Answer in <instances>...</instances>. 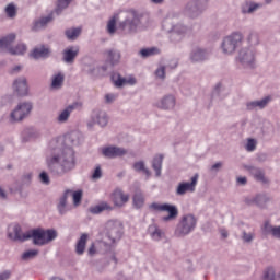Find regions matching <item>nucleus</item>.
Here are the masks:
<instances>
[{
  "label": "nucleus",
  "mask_w": 280,
  "mask_h": 280,
  "mask_svg": "<svg viewBox=\"0 0 280 280\" xmlns=\"http://www.w3.org/2000/svg\"><path fill=\"white\" fill-rule=\"evenodd\" d=\"M148 25H150L148 13L129 10L110 18L107 22V32L108 34H115L118 27L124 34H137V32L145 30Z\"/></svg>",
  "instance_id": "nucleus-1"
},
{
  "label": "nucleus",
  "mask_w": 280,
  "mask_h": 280,
  "mask_svg": "<svg viewBox=\"0 0 280 280\" xmlns=\"http://www.w3.org/2000/svg\"><path fill=\"white\" fill-rule=\"evenodd\" d=\"M50 154L46 158V165L55 176H65L75 167V153L73 148L52 140L50 142Z\"/></svg>",
  "instance_id": "nucleus-2"
},
{
  "label": "nucleus",
  "mask_w": 280,
  "mask_h": 280,
  "mask_svg": "<svg viewBox=\"0 0 280 280\" xmlns=\"http://www.w3.org/2000/svg\"><path fill=\"white\" fill-rule=\"evenodd\" d=\"M178 16H180V13L174 12L162 23V30L168 34L171 43H183L187 34H189V27L178 21Z\"/></svg>",
  "instance_id": "nucleus-3"
},
{
  "label": "nucleus",
  "mask_w": 280,
  "mask_h": 280,
  "mask_svg": "<svg viewBox=\"0 0 280 280\" xmlns=\"http://www.w3.org/2000/svg\"><path fill=\"white\" fill-rule=\"evenodd\" d=\"M121 235H124V223L119 220H109L106 223L105 235L96 244L100 248H109L121 240Z\"/></svg>",
  "instance_id": "nucleus-4"
},
{
  "label": "nucleus",
  "mask_w": 280,
  "mask_h": 280,
  "mask_svg": "<svg viewBox=\"0 0 280 280\" xmlns=\"http://www.w3.org/2000/svg\"><path fill=\"white\" fill-rule=\"evenodd\" d=\"M244 45V33L235 31L224 36L220 49L223 56H235L240 46Z\"/></svg>",
  "instance_id": "nucleus-5"
},
{
  "label": "nucleus",
  "mask_w": 280,
  "mask_h": 280,
  "mask_svg": "<svg viewBox=\"0 0 280 280\" xmlns=\"http://www.w3.org/2000/svg\"><path fill=\"white\" fill-rule=\"evenodd\" d=\"M235 60L242 69H257V50L254 47L244 46L237 51Z\"/></svg>",
  "instance_id": "nucleus-6"
},
{
  "label": "nucleus",
  "mask_w": 280,
  "mask_h": 280,
  "mask_svg": "<svg viewBox=\"0 0 280 280\" xmlns=\"http://www.w3.org/2000/svg\"><path fill=\"white\" fill-rule=\"evenodd\" d=\"M197 225L198 218L194 213L183 214L175 226L174 235L175 237H187L189 233L196 231Z\"/></svg>",
  "instance_id": "nucleus-7"
},
{
  "label": "nucleus",
  "mask_w": 280,
  "mask_h": 280,
  "mask_svg": "<svg viewBox=\"0 0 280 280\" xmlns=\"http://www.w3.org/2000/svg\"><path fill=\"white\" fill-rule=\"evenodd\" d=\"M32 110H34V103L31 101L19 102L9 114V124H21L32 115Z\"/></svg>",
  "instance_id": "nucleus-8"
},
{
  "label": "nucleus",
  "mask_w": 280,
  "mask_h": 280,
  "mask_svg": "<svg viewBox=\"0 0 280 280\" xmlns=\"http://www.w3.org/2000/svg\"><path fill=\"white\" fill-rule=\"evenodd\" d=\"M58 237V231L54 229H36L31 230V240L35 246H47Z\"/></svg>",
  "instance_id": "nucleus-9"
},
{
  "label": "nucleus",
  "mask_w": 280,
  "mask_h": 280,
  "mask_svg": "<svg viewBox=\"0 0 280 280\" xmlns=\"http://www.w3.org/2000/svg\"><path fill=\"white\" fill-rule=\"evenodd\" d=\"M272 202V197L266 192H258L243 197V203L246 207H257L258 209H268V205Z\"/></svg>",
  "instance_id": "nucleus-10"
},
{
  "label": "nucleus",
  "mask_w": 280,
  "mask_h": 280,
  "mask_svg": "<svg viewBox=\"0 0 280 280\" xmlns=\"http://www.w3.org/2000/svg\"><path fill=\"white\" fill-rule=\"evenodd\" d=\"M150 209H153V211H162V212L168 213L167 215H164L161 218L162 222H165V223L174 222V220L178 218V208L172 203L154 202L150 206Z\"/></svg>",
  "instance_id": "nucleus-11"
},
{
  "label": "nucleus",
  "mask_w": 280,
  "mask_h": 280,
  "mask_svg": "<svg viewBox=\"0 0 280 280\" xmlns=\"http://www.w3.org/2000/svg\"><path fill=\"white\" fill-rule=\"evenodd\" d=\"M176 95L173 93H166L154 103V106L155 108H159V110H165L170 113L176 109Z\"/></svg>",
  "instance_id": "nucleus-12"
},
{
  "label": "nucleus",
  "mask_w": 280,
  "mask_h": 280,
  "mask_svg": "<svg viewBox=\"0 0 280 280\" xmlns=\"http://www.w3.org/2000/svg\"><path fill=\"white\" fill-rule=\"evenodd\" d=\"M205 10H207V7L190 0L184 7V14H186L188 19H198L199 16H202Z\"/></svg>",
  "instance_id": "nucleus-13"
},
{
  "label": "nucleus",
  "mask_w": 280,
  "mask_h": 280,
  "mask_svg": "<svg viewBox=\"0 0 280 280\" xmlns=\"http://www.w3.org/2000/svg\"><path fill=\"white\" fill-rule=\"evenodd\" d=\"M198 178H200V175L197 173L190 178V182H180L175 190L176 196H185L187 192L194 194L198 185Z\"/></svg>",
  "instance_id": "nucleus-14"
},
{
  "label": "nucleus",
  "mask_w": 280,
  "mask_h": 280,
  "mask_svg": "<svg viewBox=\"0 0 280 280\" xmlns=\"http://www.w3.org/2000/svg\"><path fill=\"white\" fill-rule=\"evenodd\" d=\"M12 89L18 97H27L30 95V85L27 84V78H15L13 80Z\"/></svg>",
  "instance_id": "nucleus-15"
},
{
  "label": "nucleus",
  "mask_w": 280,
  "mask_h": 280,
  "mask_svg": "<svg viewBox=\"0 0 280 280\" xmlns=\"http://www.w3.org/2000/svg\"><path fill=\"white\" fill-rule=\"evenodd\" d=\"M95 124L101 126V128H106V126H108V114L100 110L93 112L91 118L88 120V128L93 130Z\"/></svg>",
  "instance_id": "nucleus-16"
},
{
  "label": "nucleus",
  "mask_w": 280,
  "mask_h": 280,
  "mask_svg": "<svg viewBox=\"0 0 280 280\" xmlns=\"http://www.w3.org/2000/svg\"><path fill=\"white\" fill-rule=\"evenodd\" d=\"M101 154L105 159H117L119 156H126L128 150L117 145H105L101 148Z\"/></svg>",
  "instance_id": "nucleus-17"
},
{
  "label": "nucleus",
  "mask_w": 280,
  "mask_h": 280,
  "mask_svg": "<svg viewBox=\"0 0 280 280\" xmlns=\"http://www.w3.org/2000/svg\"><path fill=\"white\" fill-rule=\"evenodd\" d=\"M112 81L116 89H124V86H135V84H137V78L133 75L122 77L117 72L112 74Z\"/></svg>",
  "instance_id": "nucleus-18"
},
{
  "label": "nucleus",
  "mask_w": 280,
  "mask_h": 280,
  "mask_svg": "<svg viewBox=\"0 0 280 280\" xmlns=\"http://www.w3.org/2000/svg\"><path fill=\"white\" fill-rule=\"evenodd\" d=\"M243 167L250 174V176H253V178H255V180H257V183H261V185H268L270 183V180L266 177L264 170L253 165H244Z\"/></svg>",
  "instance_id": "nucleus-19"
},
{
  "label": "nucleus",
  "mask_w": 280,
  "mask_h": 280,
  "mask_svg": "<svg viewBox=\"0 0 280 280\" xmlns=\"http://www.w3.org/2000/svg\"><path fill=\"white\" fill-rule=\"evenodd\" d=\"M80 106H82V104L78 102L68 105L66 108L61 109L58 113L56 121L58 124H67V121H69L71 117V113H73V110H75L77 108H80Z\"/></svg>",
  "instance_id": "nucleus-20"
},
{
  "label": "nucleus",
  "mask_w": 280,
  "mask_h": 280,
  "mask_svg": "<svg viewBox=\"0 0 280 280\" xmlns=\"http://www.w3.org/2000/svg\"><path fill=\"white\" fill-rule=\"evenodd\" d=\"M112 200L115 207L121 209V207H126V205H128V201L130 200V195L117 188L112 195Z\"/></svg>",
  "instance_id": "nucleus-21"
},
{
  "label": "nucleus",
  "mask_w": 280,
  "mask_h": 280,
  "mask_svg": "<svg viewBox=\"0 0 280 280\" xmlns=\"http://www.w3.org/2000/svg\"><path fill=\"white\" fill-rule=\"evenodd\" d=\"M9 237L13 242H27V240H32V231L23 233L20 225H14L12 232L9 233Z\"/></svg>",
  "instance_id": "nucleus-22"
},
{
  "label": "nucleus",
  "mask_w": 280,
  "mask_h": 280,
  "mask_svg": "<svg viewBox=\"0 0 280 280\" xmlns=\"http://www.w3.org/2000/svg\"><path fill=\"white\" fill-rule=\"evenodd\" d=\"M209 58V50L201 48V47H195L191 49L189 54V60L190 62H205Z\"/></svg>",
  "instance_id": "nucleus-23"
},
{
  "label": "nucleus",
  "mask_w": 280,
  "mask_h": 280,
  "mask_svg": "<svg viewBox=\"0 0 280 280\" xmlns=\"http://www.w3.org/2000/svg\"><path fill=\"white\" fill-rule=\"evenodd\" d=\"M272 102L271 96H265L260 100L249 101L246 103L247 110H264Z\"/></svg>",
  "instance_id": "nucleus-24"
},
{
  "label": "nucleus",
  "mask_w": 280,
  "mask_h": 280,
  "mask_svg": "<svg viewBox=\"0 0 280 280\" xmlns=\"http://www.w3.org/2000/svg\"><path fill=\"white\" fill-rule=\"evenodd\" d=\"M78 54H80V47L69 46L63 50V62H66V65H73V62H75V58H78Z\"/></svg>",
  "instance_id": "nucleus-25"
},
{
  "label": "nucleus",
  "mask_w": 280,
  "mask_h": 280,
  "mask_svg": "<svg viewBox=\"0 0 280 280\" xmlns=\"http://www.w3.org/2000/svg\"><path fill=\"white\" fill-rule=\"evenodd\" d=\"M51 21H54V13H50L46 16L38 18L33 22L32 31L40 32V30H45V27H47V25H49Z\"/></svg>",
  "instance_id": "nucleus-26"
},
{
  "label": "nucleus",
  "mask_w": 280,
  "mask_h": 280,
  "mask_svg": "<svg viewBox=\"0 0 280 280\" xmlns=\"http://www.w3.org/2000/svg\"><path fill=\"white\" fill-rule=\"evenodd\" d=\"M65 86V73L63 72H55L50 78V90L51 91H60Z\"/></svg>",
  "instance_id": "nucleus-27"
},
{
  "label": "nucleus",
  "mask_w": 280,
  "mask_h": 280,
  "mask_svg": "<svg viewBox=\"0 0 280 280\" xmlns=\"http://www.w3.org/2000/svg\"><path fill=\"white\" fill-rule=\"evenodd\" d=\"M149 235L153 242H162V240H167V235H165V231H163L159 225L151 224L149 226Z\"/></svg>",
  "instance_id": "nucleus-28"
},
{
  "label": "nucleus",
  "mask_w": 280,
  "mask_h": 280,
  "mask_svg": "<svg viewBox=\"0 0 280 280\" xmlns=\"http://www.w3.org/2000/svg\"><path fill=\"white\" fill-rule=\"evenodd\" d=\"M260 8H261L260 3L247 0L241 4V13H243L244 15L255 14V12H257V10H259Z\"/></svg>",
  "instance_id": "nucleus-29"
},
{
  "label": "nucleus",
  "mask_w": 280,
  "mask_h": 280,
  "mask_svg": "<svg viewBox=\"0 0 280 280\" xmlns=\"http://www.w3.org/2000/svg\"><path fill=\"white\" fill-rule=\"evenodd\" d=\"M14 40H16V34L11 33L0 39V49L2 51H8L10 54V49H13Z\"/></svg>",
  "instance_id": "nucleus-30"
},
{
  "label": "nucleus",
  "mask_w": 280,
  "mask_h": 280,
  "mask_svg": "<svg viewBox=\"0 0 280 280\" xmlns=\"http://www.w3.org/2000/svg\"><path fill=\"white\" fill-rule=\"evenodd\" d=\"M69 196H71V190L68 189L59 198V201L57 203V210L60 213V215H65V213L69 211V206H68Z\"/></svg>",
  "instance_id": "nucleus-31"
},
{
  "label": "nucleus",
  "mask_w": 280,
  "mask_h": 280,
  "mask_svg": "<svg viewBox=\"0 0 280 280\" xmlns=\"http://www.w3.org/2000/svg\"><path fill=\"white\" fill-rule=\"evenodd\" d=\"M264 231L267 232L268 235H271L273 240L280 242V225H272L270 221H265Z\"/></svg>",
  "instance_id": "nucleus-32"
},
{
  "label": "nucleus",
  "mask_w": 280,
  "mask_h": 280,
  "mask_svg": "<svg viewBox=\"0 0 280 280\" xmlns=\"http://www.w3.org/2000/svg\"><path fill=\"white\" fill-rule=\"evenodd\" d=\"M50 51L47 48V46H37L35 47L32 52L31 56L35 59V60H40V58H48Z\"/></svg>",
  "instance_id": "nucleus-33"
},
{
  "label": "nucleus",
  "mask_w": 280,
  "mask_h": 280,
  "mask_svg": "<svg viewBox=\"0 0 280 280\" xmlns=\"http://www.w3.org/2000/svg\"><path fill=\"white\" fill-rule=\"evenodd\" d=\"M80 141H82V133L78 131H72L65 138L66 145H80Z\"/></svg>",
  "instance_id": "nucleus-34"
},
{
  "label": "nucleus",
  "mask_w": 280,
  "mask_h": 280,
  "mask_svg": "<svg viewBox=\"0 0 280 280\" xmlns=\"http://www.w3.org/2000/svg\"><path fill=\"white\" fill-rule=\"evenodd\" d=\"M83 73L88 75H92V78H100V66L95 65L94 62L84 63L82 68Z\"/></svg>",
  "instance_id": "nucleus-35"
},
{
  "label": "nucleus",
  "mask_w": 280,
  "mask_h": 280,
  "mask_svg": "<svg viewBox=\"0 0 280 280\" xmlns=\"http://www.w3.org/2000/svg\"><path fill=\"white\" fill-rule=\"evenodd\" d=\"M107 60L112 67H116L121 61V52L117 49L107 50Z\"/></svg>",
  "instance_id": "nucleus-36"
},
{
  "label": "nucleus",
  "mask_w": 280,
  "mask_h": 280,
  "mask_svg": "<svg viewBox=\"0 0 280 280\" xmlns=\"http://www.w3.org/2000/svg\"><path fill=\"white\" fill-rule=\"evenodd\" d=\"M132 167L135 172H137L138 174H143L144 176H147V178H150V176H152V173L150 172L148 166H145V162L143 161L135 162Z\"/></svg>",
  "instance_id": "nucleus-37"
},
{
  "label": "nucleus",
  "mask_w": 280,
  "mask_h": 280,
  "mask_svg": "<svg viewBox=\"0 0 280 280\" xmlns=\"http://www.w3.org/2000/svg\"><path fill=\"white\" fill-rule=\"evenodd\" d=\"M88 242H89V234H82L75 245L77 255H84V250H86Z\"/></svg>",
  "instance_id": "nucleus-38"
},
{
  "label": "nucleus",
  "mask_w": 280,
  "mask_h": 280,
  "mask_svg": "<svg viewBox=\"0 0 280 280\" xmlns=\"http://www.w3.org/2000/svg\"><path fill=\"white\" fill-rule=\"evenodd\" d=\"M246 42L248 47H257L261 43V38L259 37V34L257 31H250L246 36Z\"/></svg>",
  "instance_id": "nucleus-39"
},
{
  "label": "nucleus",
  "mask_w": 280,
  "mask_h": 280,
  "mask_svg": "<svg viewBox=\"0 0 280 280\" xmlns=\"http://www.w3.org/2000/svg\"><path fill=\"white\" fill-rule=\"evenodd\" d=\"M103 211H113V206L104 201L90 208V213H94L95 215L103 213Z\"/></svg>",
  "instance_id": "nucleus-40"
},
{
  "label": "nucleus",
  "mask_w": 280,
  "mask_h": 280,
  "mask_svg": "<svg viewBox=\"0 0 280 280\" xmlns=\"http://www.w3.org/2000/svg\"><path fill=\"white\" fill-rule=\"evenodd\" d=\"M241 240L243 244H252L253 240H255V231L250 228L242 230Z\"/></svg>",
  "instance_id": "nucleus-41"
},
{
  "label": "nucleus",
  "mask_w": 280,
  "mask_h": 280,
  "mask_svg": "<svg viewBox=\"0 0 280 280\" xmlns=\"http://www.w3.org/2000/svg\"><path fill=\"white\" fill-rule=\"evenodd\" d=\"M159 54H161V49L159 47L142 48L139 51V56L141 58H152V56H159Z\"/></svg>",
  "instance_id": "nucleus-42"
},
{
  "label": "nucleus",
  "mask_w": 280,
  "mask_h": 280,
  "mask_svg": "<svg viewBox=\"0 0 280 280\" xmlns=\"http://www.w3.org/2000/svg\"><path fill=\"white\" fill-rule=\"evenodd\" d=\"M261 280H280V275H277L273 267H267L262 271Z\"/></svg>",
  "instance_id": "nucleus-43"
},
{
  "label": "nucleus",
  "mask_w": 280,
  "mask_h": 280,
  "mask_svg": "<svg viewBox=\"0 0 280 280\" xmlns=\"http://www.w3.org/2000/svg\"><path fill=\"white\" fill-rule=\"evenodd\" d=\"M73 0H57L56 1V8H55V14L60 15L62 14L63 10H67L69 5H71Z\"/></svg>",
  "instance_id": "nucleus-44"
},
{
  "label": "nucleus",
  "mask_w": 280,
  "mask_h": 280,
  "mask_svg": "<svg viewBox=\"0 0 280 280\" xmlns=\"http://www.w3.org/2000/svg\"><path fill=\"white\" fill-rule=\"evenodd\" d=\"M152 167L155 172V176L159 178L161 176V170L163 167V156L156 155L152 161Z\"/></svg>",
  "instance_id": "nucleus-45"
},
{
  "label": "nucleus",
  "mask_w": 280,
  "mask_h": 280,
  "mask_svg": "<svg viewBox=\"0 0 280 280\" xmlns=\"http://www.w3.org/2000/svg\"><path fill=\"white\" fill-rule=\"evenodd\" d=\"M27 52V45L24 43H19L16 46H13L12 49H10V54L12 56H24V54Z\"/></svg>",
  "instance_id": "nucleus-46"
},
{
  "label": "nucleus",
  "mask_w": 280,
  "mask_h": 280,
  "mask_svg": "<svg viewBox=\"0 0 280 280\" xmlns=\"http://www.w3.org/2000/svg\"><path fill=\"white\" fill-rule=\"evenodd\" d=\"M80 34H82V28L80 27H71L66 30L65 35L68 38V40H75Z\"/></svg>",
  "instance_id": "nucleus-47"
},
{
  "label": "nucleus",
  "mask_w": 280,
  "mask_h": 280,
  "mask_svg": "<svg viewBox=\"0 0 280 280\" xmlns=\"http://www.w3.org/2000/svg\"><path fill=\"white\" fill-rule=\"evenodd\" d=\"M4 14L7 19H16V14H18L16 4L14 3L7 4L4 8Z\"/></svg>",
  "instance_id": "nucleus-48"
},
{
  "label": "nucleus",
  "mask_w": 280,
  "mask_h": 280,
  "mask_svg": "<svg viewBox=\"0 0 280 280\" xmlns=\"http://www.w3.org/2000/svg\"><path fill=\"white\" fill-rule=\"evenodd\" d=\"M144 203H145V199L143 198V194L136 192L133 195V207L136 209H141V207H143Z\"/></svg>",
  "instance_id": "nucleus-49"
},
{
  "label": "nucleus",
  "mask_w": 280,
  "mask_h": 280,
  "mask_svg": "<svg viewBox=\"0 0 280 280\" xmlns=\"http://www.w3.org/2000/svg\"><path fill=\"white\" fill-rule=\"evenodd\" d=\"M244 148L247 152H255L257 150V139L247 138Z\"/></svg>",
  "instance_id": "nucleus-50"
},
{
  "label": "nucleus",
  "mask_w": 280,
  "mask_h": 280,
  "mask_svg": "<svg viewBox=\"0 0 280 280\" xmlns=\"http://www.w3.org/2000/svg\"><path fill=\"white\" fill-rule=\"evenodd\" d=\"M38 257V249H30L22 254V259L24 261H30V259H34Z\"/></svg>",
  "instance_id": "nucleus-51"
},
{
  "label": "nucleus",
  "mask_w": 280,
  "mask_h": 280,
  "mask_svg": "<svg viewBox=\"0 0 280 280\" xmlns=\"http://www.w3.org/2000/svg\"><path fill=\"white\" fill-rule=\"evenodd\" d=\"M70 196H72L74 207H80V203L82 202V190H71Z\"/></svg>",
  "instance_id": "nucleus-52"
},
{
  "label": "nucleus",
  "mask_w": 280,
  "mask_h": 280,
  "mask_svg": "<svg viewBox=\"0 0 280 280\" xmlns=\"http://www.w3.org/2000/svg\"><path fill=\"white\" fill-rule=\"evenodd\" d=\"M165 71H166L165 66L163 65L159 66L154 71V75L156 80H161V81L165 80Z\"/></svg>",
  "instance_id": "nucleus-53"
},
{
  "label": "nucleus",
  "mask_w": 280,
  "mask_h": 280,
  "mask_svg": "<svg viewBox=\"0 0 280 280\" xmlns=\"http://www.w3.org/2000/svg\"><path fill=\"white\" fill-rule=\"evenodd\" d=\"M38 180L39 183H42V185H49V183H51V179L49 178V174H47V172L45 171L39 173Z\"/></svg>",
  "instance_id": "nucleus-54"
},
{
  "label": "nucleus",
  "mask_w": 280,
  "mask_h": 280,
  "mask_svg": "<svg viewBox=\"0 0 280 280\" xmlns=\"http://www.w3.org/2000/svg\"><path fill=\"white\" fill-rule=\"evenodd\" d=\"M21 71H23V63L14 65L9 69L10 75H19Z\"/></svg>",
  "instance_id": "nucleus-55"
},
{
  "label": "nucleus",
  "mask_w": 280,
  "mask_h": 280,
  "mask_svg": "<svg viewBox=\"0 0 280 280\" xmlns=\"http://www.w3.org/2000/svg\"><path fill=\"white\" fill-rule=\"evenodd\" d=\"M32 178H34V173L25 172L22 175L21 180H22L23 185H30L32 183Z\"/></svg>",
  "instance_id": "nucleus-56"
},
{
  "label": "nucleus",
  "mask_w": 280,
  "mask_h": 280,
  "mask_svg": "<svg viewBox=\"0 0 280 280\" xmlns=\"http://www.w3.org/2000/svg\"><path fill=\"white\" fill-rule=\"evenodd\" d=\"M117 97H119V95H117L115 93L105 94V96H104L105 104H113V102H115V100H117Z\"/></svg>",
  "instance_id": "nucleus-57"
},
{
  "label": "nucleus",
  "mask_w": 280,
  "mask_h": 280,
  "mask_svg": "<svg viewBox=\"0 0 280 280\" xmlns=\"http://www.w3.org/2000/svg\"><path fill=\"white\" fill-rule=\"evenodd\" d=\"M102 178V167L96 166L92 173V180H100Z\"/></svg>",
  "instance_id": "nucleus-58"
},
{
  "label": "nucleus",
  "mask_w": 280,
  "mask_h": 280,
  "mask_svg": "<svg viewBox=\"0 0 280 280\" xmlns=\"http://www.w3.org/2000/svg\"><path fill=\"white\" fill-rule=\"evenodd\" d=\"M246 183H248V179L246 178V176L236 177V184L241 185V187H244V185H246Z\"/></svg>",
  "instance_id": "nucleus-59"
},
{
  "label": "nucleus",
  "mask_w": 280,
  "mask_h": 280,
  "mask_svg": "<svg viewBox=\"0 0 280 280\" xmlns=\"http://www.w3.org/2000/svg\"><path fill=\"white\" fill-rule=\"evenodd\" d=\"M96 253L97 248L95 247V243H92L88 249V255H90V257H93V255H96Z\"/></svg>",
  "instance_id": "nucleus-60"
},
{
  "label": "nucleus",
  "mask_w": 280,
  "mask_h": 280,
  "mask_svg": "<svg viewBox=\"0 0 280 280\" xmlns=\"http://www.w3.org/2000/svg\"><path fill=\"white\" fill-rule=\"evenodd\" d=\"M12 277V272L7 270L0 273V280H8Z\"/></svg>",
  "instance_id": "nucleus-61"
},
{
  "label": "nucleus",
  "mask_w": 280,
  "mask_h": 280,
  "mask_svg": "<svg viewBox=\"0 0 280 280\" xmlns=\"http://www.w3.org/2000/svg\"><path fill=\"white\" fill-rule=\"evenodd\" d=\"M222 168V162H218L211 166V172H219Z\"/></svg>",
  "instance_id": "nucleus-62"
},
{
  "label": "nucleus",
  "mask_w": 280,
  "mask_h": 280,
  "mask_svg": "<svg viewBox=\"0 0 280 280\" xmlns=\"http://www.w3.org/2000/svg\"><path fill=\"white\" fill-rule=\"evenodd\" d=\"M98 69H100V75H104V73H106V71H108V66L106 65H103V66H98Z\"/></svg>",
  "instance_id": "nucleus-63"
},
{
  "label": "nucleus",
  "mask_w": 280,
  "mask_h": 280,
  "mask_svg": "<svg viewBox=\"0 0 280 280\" xmlns=\"http://www.w3.org/2000/svg\"><path fill=\"white\" fill-rule=\"evenodd\" d=\"M220 235L222 240H226V237H229V231H226L225 229H222L220 230Z\"/></svg>",
  "instance_id": "nucleus-64"
}]
</instances>
